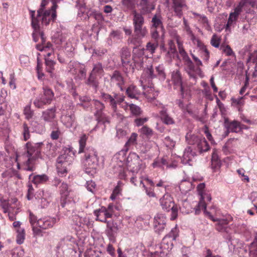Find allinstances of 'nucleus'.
Segmentation results:
<instances>
[{
  "mask_svg": "<svg viewBox=\"0 0 257 257\" xmlns=\"http://www.w3.org/2000/svg\"><path fill=\"white\" fill-rule=\"evenodd\" d=\"M53 5L51 6L50 9L45 10L43 8L44 5V1L42 3V8L37 11L36 17H35V12L31 11V24L34 31L33 33V40L35 42H37L39 38L41 40L42 44H38L36 45L37 49L40 51H45L46 49L50 48L52 46L51 44L47 43L45 46L44 43L45 42V38L43 33L40 30V23L41 22L42 25H47L51 21L54 22L57 17L56 10L57 8V4L59 3L61 0H59L57 2H53L51 0Z\"/></svg>",
  "mask_w": 257,
  "mask_h": 257,
  "instance_id": "nucleus-1",
  "label": "nucleus"
},
{
  "mask_svg": "<svg viewBox=\"0 0 257 257\" xmlns=\"http://www.w3.org/2000/svg\"><path fill=\"white\" fill-rule=\"evenodd\" d=\"M87 137L85 135L82 136L79 141L78 153H84L83 162L85 172L88 173H94L99 166V159L97 152L91 147L85 148Z\"/></svg>",
  "mask_w": 257,
  "mask_h": 257,
  "instance_id": "nucleus-2",
  "label": "nucleus"
},
{
  "mask_svg": "<svg viewBox=\"0 0 257 257\" xmlns=\"http://www.w3.org/2000/svg\"><path fill=\"white\" fill-rule=\"evenodd\" d=\"M177 43L179 53L184 61L185 65L186 67V71L190 77L192 78L194 81H196L197 76H199L200 77L203 76L202 71L199 67V66L202 65V63L198 57H196L193 54H191L193 60L197 66V67H195L184 49L182 44L179 41H177Z\"/></svg>",
  "mask_w": 257,
  "mask_h": 257,
  "instance_id": "nucleus-3",
  "label": "nucleus"
},
{
  "mask_svg": "<svg viewBox=\"0 0 257 257\" xmlns=\"http://www.w3.org/2000/svg\"><path fill=\"white\" fill-rule=\"evenodd\" d=\"M43 145L42 142L31 143L28 142L26 144L27 157L28 158L25 170L33 171L35 169L33 165V161L38 158L41 154V146Z\"/></svg>",
  "mask_w": 257,
  "mask_h": 257,
  "instance_id": "nucleus-4",
  "label": "nucleus"
},
{
  "mask_svg": "<svg viewBox=\"0 0 257 257\" xmlns=\"http://www.w3.org/2000/svg\"><path fill=\"white\" fill-rule=\"evenodd\" d=\"M54 98L53 90L47 86H44L42 92L35 99L33 103L36 107L43 108L45 105L50 104Z\"/></svg>",
  "mask_w": 257,
  "mask_h": 257,
  "instance_id": "nucleus-5",
  "label": "nucleus"
},
{
  "mask_svg": "<svg viewBox=\"0 0 257 257\" xmlns=\"http://www.w3.org/2000/svg\"><path fill=\"white\" fill-rule=\"evenodd\" d=\"M72 155L70 149H66L58 157L56 167L60 175H63L67 172L68 166L73 159Z\"/></svg>",
  "mask_w": 257,
  "mask_h": 257,
  "instance_id": "nucleus-6",
  "label": "nucleus"
},
{
  "mask_svg": "<svg viewBox=\"0 0 257 257\" xmlns=\"http://www.w3.org/2000/svg\"><path fill=\"white\" fill-rule=\"evenodd\" d=\"M160 204L164 211L168 212L171 210V220H175L177 218L178 209L177 205L175 204L173 198L169 194L166 193L160 198Z\"/></svg>",
  "mask_w": 257,
  "mask_h": 257,
  "instance_id": "nucleus-7",
  "label": "nucleus"
},
{
  "mask_svg": "<svg viewBox=\"0 0 257 257\" xmlns=\"http://www.w3.org/2000/svg\"><path fill=\"white\" fill-rule=\"evenodd\" d=\"M103 73V68L100 63L94 64L93 69L86 81V84L92 87L95 91H97L99 84L97 77L101 78Z\"/></svg>",
  "mask_w": 257,
  "mask_h": 257,
  "instance_id": "nucleus-8",
  "label": "nucleus"
},
{
  "mask_svg": "<svg viewBox=\"0 0 257 257\" xmlns=\"http://www.w3.org/2000/svg\"><path fill=\"white\" fill-rule=\"evenodd\" d=\"M60 205L64 208L68 205L72 201L74 203L78 201V198L75 195L72 197L71 190L65 183H62L60 186Z\"/></svg>",
  "mask_w": 257,
  "mask_h": 257,
  "instance_id": "nucleus-9",
  "label": "nucleus"
},
{
  "mask_svg": "<svg viewBox=\"0 0 257 257\" xmlns=\"http://www.w3.org/2000/svg\"><path fill=\"white\" fill-rule=\"evenodd\" d=\"M178 236V229L177 227H175L163 238L160 245V248L162 249V251L160 252L161 253L167 254V252L172 249L173 244L172 242L169 243V241L175 240Z\"/></svg>",
  "mask_w": 257,
  "mask_h": 257,
  "instance_id": "nucleus-10",
  "label": "nucleus"
},
{
  "mask_svg": "<svg viewBox=\"0 0 257 257\" xmlns=\"http://www.w3.org/2000/svg\"><path fill=\"white\" fill-rule=\"evenodd\" d=\"M127 165L133 173H138L141 169L145 168L142 161L139 155L135 153H130L126 160Z\"/></svg>",
  "mask_w": 257,
  "mask_h": 257,
  "instance_id": "nucleus-11",
  "label": "nucleus"
},
{
  "mask_svg": "<svg viewBox=\"0 0 257 257\" xmlns=\"http://www.w3.org/2000/svg\"><path fill=\"white\" fill-rule=\"evenodd\" d=\"M76 245V239L71 235H67L60 241L58 248L68 256L73 251Z\"/></svg>",
  "mask_w": 257,
  "mask_h": 257,
  "instance_id": "nucleus-12",
  "label": "nucleus"
},
{
  "mask_svg": "<svg viewBox=\"0 0 257 257\" xmlns=\"http://www.w3.org/2000/svg\"><path fill=\"white\" fill-rule=\"evenodd\" d=\"M134 35L128 39V44L138 47L142 43V39L147 36L148 31L145 27H136L134 28Z\"/></svg>",
  "mask_w": 257,
  "mask_h": 257,
  "instance_id": "nucleus-13",
  "label": "nucleus"
},
{
  "mask_svg": "<svg viewBox=\"0 0 257 257\" xmlns=\"http://www.w3.org/2000/svg\"><path fill=\"white\" fill-rule=\"evenodd\" d=\"M166 227V218L164 214L158 213L154 218V229L155 232L161 234Z\"/></svg>",
  "mask_w": 257,
  "mask_h": 257,
  "instance_id": "nucleus-14",
  "label": "nucleus"
},
{
  "mask_svg": "<svg viewBox=\"0 0 257 257\" xmlns=\"http://www.w3.org/2000/svg\"><path fill=\"white\" fill-rule=\"evenodd\" d=\"M165 58L166 61L169 63H171L173 59H176L180 60L175 44L172 41H170L169 42V49L166 54Z\"/></svg>",
  "mask_w": 257,
  "mask_h": 257,
  "instance_id": "nucleus-15",
  "label": "nucleus"
},
{
  "mask_svg": "<svg viewBox=\"0 0 257 257\" xmlns=\"http://www.w3.org/2000/svg\"><path fill=\"white\" fill-rule=\"evenodd\" d=\"M37 197L39 198V205L41 208H45L48 207L50 202V198L51 197V193L49 191L40 190L38 192Z\"/></svg>",
  "mask_w": 257,
  "mask_h": 257,
  "instance_id": "nucleus-16",
  "label": "nucleus"
},
{
  "mask_svg": "<svg viewBox=\"0 0 257 257\" xmlns=\"http://www.w3.org/2000/svg\"><path fill=\"white\" fill-rule=\"evenodd\" d=\"M56 222V219L49 216L39 219L37 221L38 227L43 229H47L53 226Z\"/></svg>",
  "mask_w": 257,
  "mask_h": 257,
  "instance_id": "nucleus-17",
  "label": "nucleus"
},
{
  "mask_svg": "<svg viewBox=\"0 0 257 257\" xmlns=\"http://www.w3.org/2000/svg\"><path fill=\"white\" fill-rule=\"evenodd\" d=\"M173 8L176 15L181 18L187 6L184 0H173Z\"/></svg>",
  "mask_w": 257,
  "mask_h": 257,
  "instance_id": "nucleus-18",
  "label": "nucleus"
},
{
  "mask_svg": "<svg viewBox=\"0 0 257 257\" xmlns=\"http://www.w3.org/2000/svg\"><path fill=\"white\" fill-rule=\"evenodd\" d=\"M96 217V220L103 222H107V218H110L112 214L109 212L104 207L94 211V212Z\"/></svg>",
  "mask_w": 257,
  "mask_h": 257,
  "instance_id": "nucleus-19",
  "label": "nucleus"
},
{
  "mask_svg": "<svg viewBox=\"0 0 257 257\" xmlns=\"http://www.w3.org/2000/svg\"><path fill=\"white\" fill-rule=\"evenodd\" d=\"M241 11L240 7L237 6L235 8L234 12L230 14L226 25V30H229L230 27L235 23Z\"/></svg>",
  "mask_w": 257,
  "mask_h": 257,
  "instance_id": "nucleus-20",
  "label": "nucleus"
},
{
  "mask_svg": "<svg viewBox=\"0 0 257 257\" xmlns=\"http://www.w3.org/2000/svg\"><path fill=\"white\" fill-rule=\"evenodd\" d=\"M224 125L226 128L225 136H228L230 132L238 133L239 132V122L233 120L229 121L228 119H225Z\"/></svg>",
  "mask_w": 257,
  "mask_h": 257,
  "instance_id": "nucleus-21",
  "label": "nucleus"
},
{
  "mask_svg": "<svg viewBox=\"0 0 257 257\" xmlns=\"http://www.w3.org/2000/svg\"><path fill=\"white\" fill-rule=\"evenodd\" d=\"M56 108L55 107H53L43 111L41 116L42 119L47 122H53L56 118Z\"/></svg>",
  "mask_w": 257,
  "mask_h": 257,
  "instance_id": "nucleus-22",
  "label": "nucleus"
},
{
  "mask_svg": "<svg viewBox=\"0 0 257 257\" xmlns=\"http://www.w3.org/2000/svg\"><path fill=\"white\" fill-rule=\"evenodd\" d=\"M121 60L123 67H132L131 64V53L126 48H122L120 52Z\"/></svg>",
  "mask_w": 257,
  "mask_h": 257,
  "instance_id": "nucleus-23",
  "label": "nucleus"
},
{
  "mask_svg": "<svg viewBox=\"0 0 257 257\" xmlns=\"http://www.w3.org/2000/svg\"><path fill=\"white\" fill-rule=\"evenodd\" d=\"M172 80L176 88L178 87L183 94V87L182 86V75L179 70H177L172 73Z\"/></svg>",
  "mask_w": 257,
  "mask_h": 257,
  "instance_id": "nucleus-24",
  "label": "nucleus"
},
{
  "mask_svg": "<svg viewBox=\"0 0 257 257\" xmlns=\"http://www.w3.org/2000/svg\"><path fill=\"white\" fill-rule=\"evenodd\" d=\"M61 120L67 127H71L75 122V116L73 112H67L65 114L62 115Z\"/></svg>",
  "mask_w": 257,
  "mask_h": 257,
  "instance_id": "nucleus-25",
  "label": "nucleus"
},
{
  "mask_svg": "<svg viewBox=\"0 0 257 257\" xmlns=\"http://www.w3.org/2000/svg\"><path fill=\"white\" fill-rule=\"evenodd\" d=\"M118 230V228L116 223L112 221L107 222L106 233L110 239H112L114 238Z\"/></svg>",
  "mask_w": 257,
  "mask_h": 257,
  "instance_id": "nucleus-26",
  "label": "nucleus"
},
{
  "mask_svg": "<svg viewBox=\"0 0 257 257\" xmlns=\"http://www.w3.org/2000/svg\"><path fill=\"white\" fill-rule=\"evenodd\" d=\"M162 17L160 12L156 13L152 19V29H158L160 31H163V22L162 21Z\"/></svg>",
  "mask_w": 257,
  "mask_h": 257,
  "instance_id": "nucleus-27",
  "label": "nucleus"
},
{
  "mask_svg": "<svg viewBox=\"0 0 257 257\" xmlns=\"http://www.w3.org/2000/svg\"><path fill=\"white\" fill-rule=\"evenodd\" d=\"M111 82L115 83L119 88L121 91H123L122 86L124 84L123 79L120 73L117 71H114L111 77Z\"/></svg>",
  "mask_w": 257,
  "mask_h": 257,
  "instance_id": "nucleus-28",
  "label": "nucleus"
},
{
  "mask_svg": "<svg viewBox=\"0 0 257 257\" xmlns=\"http://www.w3.org/2000/svg\"><path fill=\"white\" fill-rule=\"evenodd\" d=\"M101 96L103 99L109 104L112 110H116L117 107L116 104L114 94L112 96L109 94L103 93L101 94Z\"/></svg>",
  "mask_w": 257,
  "mask_h": 257,
  "instance_id": "nucleus-29",
  "label": "nucleus"
},
{
  "mask_svg": "<svg viewBox=\"0 0 257 257\" xmlns=\"http://www.w3.org/2000/svg\"><path fill=\"white\" fill-rule=\"evenodd\" d=\"M160 115L161 120L164 123L169 125L175 123L174 119L169 115L167 109L164 107H163L162 109L160 111Z\"/></svg>",
  "mask_w": 257,
  "mask_h": 257,
  "instance_id": "nucleus-30",
  "label": "nucleus"
},
{
  "mask_svg": "<svg viewBox=\"0 0 257 257\" xmlns=\"http://www.w3.org/2000/svg\"><path fill=\"white\" fill-rule=\"evenodd\" d=\"M140 5L142 11L146 13H150L155 9V5L152 0H141Z\"/></svg>",
  "mask_w": 257,
  "mask_h": 257,
  "instance_id": "nucleus-31",
  "label": "nucleus"
},
{
  "mask_svg": "<svg viewBox=\"0 0 257 257\" xmlns=\"http://www.w3.org/2000/svg\"><path fill=\"white\" fill-rule=\"evenodd\" d=\"M133 15V25L134 28L143 27L145 23L144 18L143 16L137 13L136 11H134Z\"/></svg>",
  "mask_w": 257,
  "mask_h": 257,
  "instance_id": "nucleus-32",
  "label": "nucleus"
},
{
  "mask_svg": "<svg viewBox=\"0 0 257 257\" xmlns=\"http://www.w3.org/2000/svg\"><path fill=\"white\" fill-rule=\"evenodd\" d=\"M140 93V90L134 85H130L126 89V94L131 98L137 99Z\"/></svg>",
  "mask_w": 257,
  "mask_h": 257,
  "instance_id": "nucleus-33",
  "label": "nucleus"
},
{
  "mask_svg": "<svg viewBox=\"0 0 257 257\" xmlns=\"http://www.w3.org/2000/svg\"><path fill=\"white\" fill-rule=\"evenodd\" d=\"M31 127L33 132L38 134H42L45 132V126L43 124L39 123L36 120H33L30 123Z\"/></svg>",
  "mask_w": 257,
  "mask_h": 257,
  "instance_id": "nucleus-34",
  "label": "nucleus"
},
{
  "mask_svg": "<svg viewBox=\"0 0 257 257\" xmlns=\"http://www.w3.org/2000/svg\"><path fill=\"white\" fill-rule=\"evenodd\" d=\"M202 137H199L195 134H193L191 133H188L186 135V140L189 145H192L196 146L201 140Z\"/></svg>",
  "mask_w": 257,
  "mask_h": 257,
  "instance_id": "nucleus-35",
  "label": "nucleus"
},
{
  "mask_svg": "<svg viewBox=\"0 0 257 257\" xmlns=\"http://www.w3.org/2000/svg\"><path fill=\"white\" fill-rule=\"evenodd\" d=\"M196 146L200 153L207 152L209 150V145L204 137L201 138V140Z\"/></svg>",
  "mask_w": 257,
  "mask_h": 257,
  "instance_id": "nucleus-36",
  "label": "nucleus"
},
{
  "mask_svg": "<svg viewBox=\"0 0 257 257\" xmlns=\"http://www.w3.org/2000/svg\"><path fill=\"white\" fill-rule=\"evenodd\" d=\"M228 221L225 218H220L215 224V228L218 231H226Z\"/></svg>",
  "mask_w": 257,
  "mask_h": 257,
  "instance_id": "nucleus-37",
  "label": "nucleus"
},
{
  "mask_svg": "<svg viewBox=\"0 0 257 257\" xmlns=\"http://www.w3.org/2000/svg\"><path fill=\"white\" fill-rule=\"evenodd\" d=\"M194 153L192 152V149L190 147H187L184 151L183 156V161L185 163H188L191 161L194 157Z\"/></svg>",
  "mask_w": 257,
  "mask_h": 257,
  "instance_id": "nucleus-38",
  "label": "nucleus"
},
{
  "mask_svg": "<svg viewBox=\"0 0 257 257\" xmlns=\"http://www.w3.org/2000/svg\"><path fill=\"white\" fill-rule=\"evenodd\" d=\"M48 179V177L45 174L37 175L33 177L32 181L35 184L38 185L46 182Z\"/></svg>",
  "mask_w": 257,
  "mask_h": 257,
  "instance_id": "nucleus-39",
  "label": "nucleus"
},
{
  "mask_svg": "<svg viewBox=\"0 0 257 257\" xmlns=\"http://www.w3.org/2000/svg\"><path fill=\"white\" fill-rule=\"evenodd\" d=\"M183 24L184 26V30L186 32L187 34L190 36L191 39L192 40L194 44H196L197 40H199L197 38H196L195 37V36L193 35L189 25L187 23V20L185 18H183Z\"/></svg>",
  "mask_w": 257,
  "mask_h": 257,
  "instance_id": "nucleus-40",
  "label": "nucleus"
},
{
  "mask_svg": "<svg viewBox=\"0 0 257 257\" xmlns=\"http://www.w3.org/2000/svg\"><path fill=\"white\" fill-rule=\"evenodd\" d=\"M195 44L199 47L203 52V59L207 61L209 58V53L206 46L200 40H197Z\"/></svg>",
  "mask_w": 257,
  "mask_h": 257,
  "instance_id": "nucleus-41",
  "label": "nucleus"
},
{
  "mask_svg": "<svg viewBox=\"0 0 257 257\" xmlns=\"http://www.w3.org/2000/svg\"><path fill=\"white\" fill-rule=\"evenodd\" d=\"M164 165H166L167 167H171V165H168L167 160L164 158H163L161 159H156L152 164L153 168L160 167L163 168Z\"/></svg>",
  "mask_w": 257,
  "mask_h": 257,
  "instance_id": "nucleus-42",
  "label": "nucleus"
},
{
  "mask_svg": "<svg viewBox=\"0 0 257 257\" xmlns=\"http://www.w3.org/2000/svg\"><path fill=\"white\" fill-rule=\"evenodd\" d=\"M95 116L98 123H101L103 124L106 123H109L108 117L103 112L95 113Z\"/></svg>",
  "mask_w": 257,
  "mask_h": 257,
  "instance_id": "nucleus-43",
  "label": "nucleus"
},
{
  "mask_svg": "<svg viewBox=\"0 0 257 257\" xmlns=\"http://www.w3.org/2000/svg\"><path fill=\"white\" fill-rule=\"evenodd\" d=\"M18 201L17 199L13 198L12 199L11 203H7L4 206V212H9L11 211L12 209L15 207V205L17 206V202Z\"/></svg>",
  "mask_w": 257,
  "mask_h": 257,
  "instance_id": "nucleus-44",
  "label": "nucleus"
},
{
  "mask_svg": "<svg viewBox=\"0 0 257 257\" xmlns=\"http://www.w3.org/2000/svg\"><path fill=\"white\" fill-rule=\"evenodd\" d=\"M92 104L95 107V109L96 110L94 114L102 113V110L104 109L105 107L102 102L97 100H93L92 102Z\"/></svg>",
  "mask_w": 257,
  "mask_h": 257,
  "instance_id": "nucleus-45",
  "label": "nucleus"
},
{
  "mask_svg": "<svg viewBox=\"0 0 257 257\" xmlns=\"http://www.w3.org/2000/svg\"><path fill=\"white\" fill-rule=\"evenodd\" d=\"M247 5L250 6L252 8H255L257 9L256 0H241L238 7H240L242 10V8Z\"/></svg>",
  "mask_w": 257,
  "mask_h": 257,
  "instance_id": "nucleus-46",
  "label": "nucleus"
},
{
  "mask_svg": "<svg viewBox=\"0 0 257 257\" xmlns=\"http://www.w3.org/2000/svg\"><path fill=\"white\" fill-rule=\"evenodd\" d=\"M22 135L24 141H27L30 138L29 127L26 123H24L22 126Z\"/></svg>",
  "mask_w": 257,
  "mask_h": 257,
  "instance_id": "nucleus-47",
  "label": "nucleus"
},
{
  "mask_svg": "<svg viewBox=\"0 0 257 257\" xmlns=\"http://www.w3.org/2000/svg\"><path fill=\"white\" fill-rule=\"evenodd\" d=\"M138 137V134L134 133H132L131 137L127 140V142L125 143V147L126 148V149H128V147L131 145H134L137 144V138Z\"/></svg>",
  "mask_w": 257,
  "mask_h": 257,
  "instance_id": "nucleus-48",
  "label": "nucleus"
},
{
  "mask_svg": "<svg viewBox=\"0 0 257 257\" xmlns=\"http://www.w3.org/2000/svg\"><path fill=\"white\" fill-rule=\"evenodd\" d=\"M141 135H144L147 138H150L153 135V131L147 125L143 126L139 131Z\"/></svg>",
  "mask_w": 257,
  "mask_h": 257,
  "instance_id": "nucleus-49",
  "label": "nucleus"
},
{
  "mask_svg": "<svg viewBox=\"0 0 257 257\" xmlns=\"http://www.w3.org/2000/svg\"><path fill=\"white\" fill-rule=\"evenodd\" d=\"M156 72L159 77V79L164 80L166 75L164 72V67L163 65L160 64L156 67Z\"/></svg>",
  "mask_w": 257,
  "mask_h": 257,
  "instance_id": "nucleus-50",
  "label": "nucleus"
},
{
  "mask_svg": "<svg viewBox=\"0 0 257 257\" xmlns=\"http://www.w3.org/2000/svg\"><path fill=\"white\" fill-rule=\"evenodd\" d=\"M130 109L132 114L136 116L141 115L142 112L140 107L134 104H131L130 105Z\"/></svg>",
  "mask_w": 257,
  "mask_h": 257,
  "instance_id": "nucleus-51",
  "label": "nucleus"
},
{
  "mask_svg": "<svg viewBox=\"0 0 257 257\" xmlns=\"http://www.w3.org/2000/svg\"><path fill=\"white\" fill-rule=\"evenodd\" d=\"M37 220H38V219H37V217L32 213H30L29 215V221L32 226L33 231H35L36 229L39 230V228L37 227V226H38L37 225Z\"/></svg>",
  "mask_w": 257,
  "mask_h": 257,
  "instance_id": "nucleus-52",
  "label": "nucleus"
},
{
  "mask_svg": "<svg viewBox=\"0 0 257 257\" xmlns=\"http://www.w3.org/2000/svg\"><path fill=\"white\" fill-rule=\"evenodd\" d=\"M220 38L217 35L214 34L210 40L211 45L215 48H218L220 43Z\"/></svg>",
  "mask_w": 257,
  "mask_h": 257,
  "instance_id": "nucleus-53",
  "label": "nucleus"
},
{
  "mask_svg": "<svg viewBox=\"0 0 257 257\" xmlns=\"http://www.w3.org/2000/svg\"><path fill=\"white\" fill-rule=\"evenodd\" d=\"M45 64L47 66V71L49 73H51L54 68V65L55 64V62L51 59L46 58Z\"/></svg>",
  "mask_w": 257,
  "mask_h": 257,
  "instance_id": "nucleus-54",
  "label": "nucleus"
},
{
  "mask_svg": "<svg viewBox=\"0 0 257 257\" xmlns=\"http://www.w3.org/2000/svg\"><path fill=\"white\" fill-rule=\"evenodd\" d=\"M18 235L17 237V242L19 244L23 243L25 239V233L23 229H19L18 230Z\"/></svg>",
  "mask_w": 257,
  "mask_h": 257,
  "instance_id": "nucleus-55",
  "label": "nucleus"
},
{
  "mask_svg": "<svg viewBox=\"0 0 257 257\" xmlns=\"http://www.w3.org/2000/svg\"><path fill=\"white\" fill-rule=\"evenodd\" d=\"M76 219V221H79V222H81V224L86 225L88 227L90 226L91 225L89 219L87 217H81L79 216H74V219Z\"/></svg>",
  "mask_w": 257,
  "mask_h": 257,
  "instance_id": "nucleus-56",
  "label": "nucleus"
},
{
  "mask_svg": "<svg viewBox=\"0 0 257 257\" xmlns=\"http://www.w3.org/2000/svg\"><path fill=\"white\" fill-rule=\"evenodd\" d=\"M211 162L213 167L216 168L220 166V163L218 160V156L215 152L212 153Z\"/></svg>",
  "mask_w": 257,
  "mask_h": 257,
  "instance_id": "nucleus-57",
  "label": "nucleus"
},
{
  "mask_svg": "<svg viewBox=\"0 0 257 257\" xmlns=\"http://www.w3.org/2000/svg\"><path fill=\"white\" fill-rule=\"evenodd\" d=\"M24 113L25 115L26 118L27 119H29L32 117L33 112L31 109L30 105H28L24 108Z\"/></svg>",
  "mask_w": 257,
  "mask_h": 257,
  "instance_id": "nucleus-58",
  "label": "nucleus"
},
{
  "mask_svg": "<svg viewBox=\"0 0 257 257\" xmlns=\"http://www.w3.org/2000/svg\"><path fill=\"white\" fill-rule=\"evenodd\" d=\"M127 135V131L123 128L117 127L116 128V136L118 139L123 138Z\"/></svg>",
  "mask_w": 257,
  "mask_h": 257,
  "instance_id": "nucleus-59",
  "label": "nucleus"
},
{
  "mask_svg": "<svg viewBox=\"0 0 257 257\" xmlns=\"http://www.w3.org/2000/svg\"><path fill=\"white\" fill-rule=\"evenodd\" d=\"M141 184H143V187L145 188L147 195L151 197H155L156 196L155 193L154 192V190L151 187H146L145 184L143 183L142 181H140Z\"/></svg>",
  "mask_w": 257,
  "mask_h": 257,
  "instance_id": "nucleus-60",
  "label": "nucleus"
},
{
  "mask_svg": "<svg viewBox=\"0 0 257 257\" xmlns=\"http://www.w3.org/2000/svg\"><path fill=\"white\" fill-rule=\"evenodd\" d=\"M220 49L226 54L227 56H231L234 54V53L229 45H221Z\"/></svg>",
  "mask_w": 257,
  "mask_h": 257,
  "instance_id": "nucleus-61",
  "label": "nucleus"
},
{
  "mask_svg": "<svg viewBox=\"0 0 257 257\" xmlns=\"http://www.w3.org/2000/svg\"><path fill=\"white\" fill-rule=\"evenodd\" d=\"M158 46L157 43H152L151 42H149L147 43L146 46V49L150 51L152 54L154 53L156 49Z\"/></svg>",
  "mask_w": 257,
  "mask_h": 257,
  "instance_id": "nucleus-62",
  "label": "nucleus"
},
{
  "mask_svg": "<svg viewBox=\"0 0 257 257\" xmlns=\"http://www.w3.org/2000/svg\"><path fill=\"white\" fill-rule=\"evenodd\" d=\"M24 254V250L21 248L15 249L12 253V257H22Z\"/></svg>",
  "mask_w": 257,
  "mask_h": 257,
  "instance_id": "nucleus-63",
  "label": "nucleus"
},
{
  "mask_svg": "<svg viewBox=\"0 0 257 257\" xmlns=\"http://www.w3.org/2000/svg\"><path fill=\"white\" fill-rule=\"evenodd\" d=\"M249 199L254 207L257 209V192H253L250 194Z\"/></svg>",
  "mask_w": 257,
  "mask_h": 257,
  "instance_id": "nucleus-64",
  "label": "nucleus"
}]
</instances>
